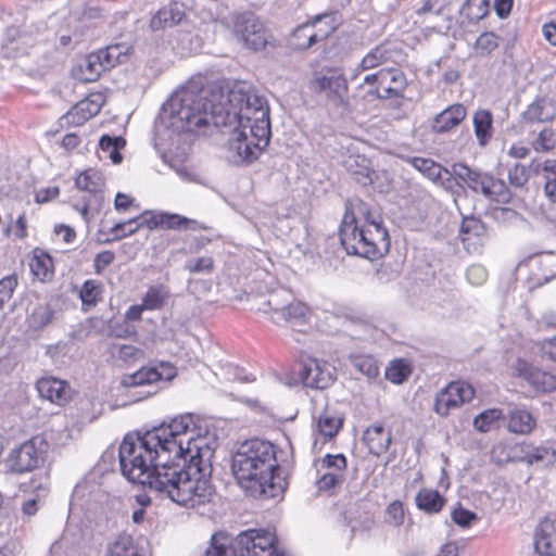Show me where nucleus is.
<instances>
[{"label": "nucleus", "instance_id": "6ab92c4d", "mask_svg": "<svg viewBox=\"0 0 556 556\" xmlns=\"http://www.w3.org/2000/svg\"><path fill=\"white\" fill-rule=\"evenodd\" d=\"M534 548L543 556H556V518L540 521L534 535Z\"/></svg>", "mask_w": 556, "mask_h": 556}, {"label": "nucleus", "instance_id": "f257e3e1", "mask_svg": "<svg viewBox=\"0 0 556 556\" xmlns=\"http://www.w3.org/2000/svg\"><path fill=\"white\" fill-rule=\"evenodd\" d=\"M163 114L179 132L205 135L212 127L222 128L236 164L254 162L269 143V106L248 81H236L218 93L189 81L172 94Z\"/></svg>", "mask_w": 556, "mask_h": 556}, {"label": "nucleus", "instance_id": "a19ab883", "mask_svg": "<svg viewBox=\"0 0 556 556\" xmlns=\"http://www.w3.org/2000/svg\"><path fill=\"white\" fill-rule=\"evenodd\" d=\"M103 60L109 68L116 64L123 63L129 52V47L124 43L111 45L104 49H100Z\"/></svg>", "mask_w": 556, "mask_h": 556}, {"label": "nucleus", "instance_id": "8fccbe9b", "mask_svg": "<svg viewBox=\"0 0 556 556\" xmlns=\"http://www.w3.org/2000/svg\"><path fill=\"white\" fill-rule=\"evenodd\" d=\"M101 291V286L97 281H85L79 292L83 304L89 306L96 305L100 300Z\"/></svg>", "mask_w": 556, "mask_h": 556}, {"label": "nucleus", "instance_id": "b1692460", "mask_svg": "<svg viewBox=\"0 0 556 556\" xmlns=\"http://www.w3.org/2000/svg\"><path fill=\"white\" fill-rule=\"evenodd\" d=\"M473 128L478 143L484 147L493 136V116L488 110H479L473 115Z\"/></svg>", "mask_w": 556, "mask_h": 556}, {"label": "nucleus", "instance_id": "cd10ccee", "mask_svg": "<svg viewBox=\"0 0 556 556\" xmlns=\"http://www.w3.org/2000/svg\"><path fill=\"white\" fill-rule=\"evenodd\" d=\"M31 274L39 281L50 280L53 276V262L49 254L43 251L36 250L29 262Z\"/></svg>", "mask_w": 556, "mask_h": 556}, {"label": "nucleus", "instance_id": "c03bdc74", "mask_svg": "<svg viewBox=\"0 0 556 556\" xmlns=\"http://www.w3.org/2000/svg\"><path fill=\"white\" fill-rule=\"evenodd\" d=\"M530 169L532 168H528L526 165L521 163L514 164L508 169L507 178L509 185L518 189L525 188L530 179Z\"/></svg>", "mask_w": 556, "mask_h": 556}, {"label": "nucleus", "instance_id": "052dcab7", "mask_svg": "<svg viewBox=\"0 0 556 556\" xmlns=\"http://www.w3.org/2000/svg\"><path fill=\"white\" fill-rule=\"evenodd\" d=\"M140 228L138 219L132 218L124 223H118L111 228L114 239H122L126 236L134 235Z\"/></svg>", "mask_w": 556, "mask_h": 556}, {"label": "nucleus", "instance_id": "39448f33", "mask_svg": "<svg viewBox=\"0 0 556 556\" xmlns=\"http://www.w3.org/2000/svg\"><path fill=\"white\" fill-rule=\"evenodd\" d=\"M276 542L275 533L266 529H249L236 538L218 532L212 536L205 556H285Z\"/></svg>", "mask_w": 556, "mask_h": 556}, {"label": "nucleus", "instance_id": "69168bd1", "mask_svg": "<svg viewBox=\"0 0 556 556\" xmlns=\"http://www.w3.org/2000/svg\"><path fill=\"white\" fill-rule=\"evenodd\" d=\"M355 366L361 372L365 374L369 378L376 377L379 372L377 364L370 357L356 358Z\"/></svg>", "mask_w": 556, "mask_h": 556}, {"label": "nucleus", "instance_id": "5fc2aeb1", "mask_svg": "<svg viewBox=\"0 0 556 556\" xmlns=\"http://www.w3.org/2000/svg\"><path fill=\"white\" fill-rule=\"evenodd\" d=\"M410 374L409 367L402 361L392 362L387 369L386 376L393 383H402Z\"/></svg>", "mask_w": 556, "mask_h": 556}, {"label": "nucleus", "instance_id": "aec40b11", "mask_svg": "<svg viewBox=\"0 0 556 556\" xmlns=\"http://www.w3.org/2000/svg\"><path fill=\"white\" fill-rule=\"evenodd\" d=\"M37 390L42 399L58 405H64L71 397L70 386L54 377H46L38 380Z\"/></svg>", "mask_w": 556, "mask_h": 556}, {"label": "nucleus", "instance_id": "f03ea898", "mask_svg": "<svg viewBox=\"0 0 556 556\" xmlns=\"http://www.w3.org/2000/svg\"><path fill=\"white\" fill-rule=\"evenodd\" d=\"M161 441L156 433L126 435L118 452L123 476L180 506L195 507L210 502L214 493L212 484L193 480L190 476L197 471L192 470L193 466L185 470L179 463L162 456Z\"/></svg>", "mask_w": 556, "mask_h": 556}, {"label": "nucleus", "instance_id": "603ef678", "mask_svg": "<svg viewBox=\"0 0 556 556\" xmlns=\"http://www.w3.org/2000/svg\"><path fill=\"white\" fill-rule=\"evenodd\" d=\"M184 268L190 274L211 273L214 268V261L210 256L192 258L186 262Z\"/></svg>", "mask_w": 556, "mask_h": 556}, {"label": "nucleus", "instance_id": "f704fd0d", "mask_svg": "<svg viewBox=\"0 0 556 556\" xmlns=\"http://www.w3.org/2000/svg\"><path fill=\"white\" fill-rule=\"evenodd\" d=\"M520 444L497 443L491 451V458L497 465L520 462Z\"/></svg>", "mask_w": 556, "mask_h": 556}, {"label": "nucleus", "instance_id": "58836bf2", "mask_svg": "<svg viewBox=\"0 0 556 556\" xmlns=\"http://www.w3.org/2000/svg\"><path fill=\"white\" fill-rule=\"evenodd\" d=\"M341 424V419L328 408L324 409L317 417L318 432L325 438L331 439L334 437L338 433Z\"/></svg>", "mask_w": 556, "mask_h": 556}, {"label": "nucleus", "instance_id": "5701e85b", "mask_svg": "<svg viewBox=\"0 0 556 556\" xmlns=\"http://www.w3.org/2000/svg\"><path fill=\"white\" fill-rule=\"evenodd\" d=\"M110 70L98 51L88 54L79 64L77 77L86 83L96 81L103 72Z\"/></svg>", "mask_w": 556, "mask_h": 556}, {"label": "nucleus", "instance_id": "ea45409f", "mask_svg": "<svg viewBox=\"0 0 556 556\" xmlns=\"http://www.w3.org/2000/svg\"><path fill=\"white\" fill-rule=\"evenodd\" d=\"M125 144L126 141L123 137H111L109 135H103L99 140L101 150L109 152V157L114 164L122 162L123 156L119 153V150L123 149Z\"/></svg>", "mask_w": 556, "mask_h": 556}, {"label": "nucleus", "instance_id": "bf43d9fd", "mask_svg": "<svg viewBox=\"0 0 556 556\" xmlns=\"http://www.w3.org/2000/svg\"><path fill=\"white\" fill-rule=\"evenodd\" d=\"M556 144V137L552 129L544 128L540 131L533 147L536 151L547 152L552 150Z\"/></svg>", "mask_w": 556, "mask_h": 556}, {"label": "nucleus", "instance_id": "c85d7f7f", "mask_svg": "<svg viewBox=\"0 0 556 556\" xmlns=\"http://www.w3.org/2000/svg\"><path fill=\"white\" fill-rule=\"evenodd\" d=\"M445 504L444 497L432 489H422L416 495V505L427 514H437Z\"/></svg>", "mask_w": 556, "mask_h": 556}, {"label": "nucleus", "instance_id": "20e7f679", "mask_svg": "<svg viewBox=\"0 0 556 556\" xmlns=\"http://www.w3.org/2000/svg\"><path fill=\"white\" fill-rule=\"evenodd\" d=\"M149 433H156L161 439L160 454L168 457L172 455L189 462L187 465L180 464L185 470L193 466L195 472L190 476L193 480L210 482L212 475L213 448L207 444L205 438L195 437V424L192 415L186 414L176 417L168 426L154 428Z\"/></svg>", "mask_w": 556, "mask_h": 556}, {"label": "nucleus", "instance_id": "a211bd4d", "mask_svg": "<svg viewBox=\"0 0 556 556\" xmlns=\"http://www.w3.org/2000/svg\"><path fill=\"white\" fill-rule=\"evenodd\" d=\"M334 367L317 358L308 359L301 372L304 386L314 389H326L334 380Z\"/></svg>", "mask_w": 556, "mask_h": 556}, {"label": "nucleus", "instance_id": "473e14b6", "mask_svg": "<svg viewBox=\"0 0 556 556\" xmlns=\"http://www.w3.org/2000/svg\"><path fill=\"white\" fill-rule=\"evenodd\" d=\"M520 462H525L529 465L538 464L541 462L551 463L554 458V452L545 446H533L531 444H520Z\"/></svg>", "mask_w": 556, "mask_h": 556}, {"label": "nucleus", "instance_id": "9b49d317", "mask_svg": "<svg viewBox=\"0 0 556 556\" xmlns=\"http://www.w3.org/2000/svg\"><path fill=\"white\" fill-rule=\"evenodd\" d=\"M104 177L103 175L93 168L81 172L75 179V186L85 192L89 193V197L84 200L83 205L75 204L74 207L79 211L83 218L88 222L89 211L98 212L104 200Z\"/></svg>", "mask_w": 556, "mask_h": 556}, {"label": "nucleus", "instance_id": "13d9d810", "mask_svg": "<svg viewBox=\"0 0 556 556\" xmlns=\"http://www.w3.org/2000/svg\"><path fill=\"white\" fill-rule=\"evenodd\" d=\"M16 287V275H9L0 280V308L11 300Z\"/></svg>", "mask_w": 556, "mask_h": 556}, {"label": "nucleus", "instance_id": "f3484780", "mask_svg": "<svg viewBox=\"0 0 556 556\" xmlns=\"http://www.w3.org/2000/svg\"><path fill=\"white\" fill-rule=\"evenodd\" d=\"M407 86L405 74L394 67L381 70V85L367 91V96L375 99H394L403 97Z\"/></svg>", "mask_w": 556, "mask_h": 556}, {"label": "nucleus", "instance_id": "bb28decb", "mask_svg": "<svg viewBox=\"0 0 556 556\" xmlns=\"http://www.w3.org/2000/svg\"><path fill=\"white\" fill-rule=\"evenodd\" d=\"M163 228L169 230H206L208 227L197 219H191L180 214L163 212Z\"/></svg>", "mask_w": 556, "mask_h": 556}, {"label": "nucleus", "instance_id": "393cba45", "mask_svg": "<svg viewBox=\"0 0 556 556\" xmlns=\"http://www.w3.org/2000/svg\"><path fill=\"white\" fill-rule=\"evenodd\" d=\"M530 167L535 174H539L541 170L544 173L545 194L552 202L556 203V160H546L543 163L533 161Z\"/></svg>", "mask_w": 556, "mask_h": 556}, {"label": "nucleus", "instance_id": "774afa93", "mask_svg": "<svg viewBox=\"0 0 556 556\" xmlns=\"http://www.w3.org/2000/svg\"><path fill=\"white\" fill-rule=\"evenodd\" d=\"M115 258V255L112 251H102L96 255L94 258V269L98 274H100L105 267L111 265Z\"/></svg>", "mask_w": 556, "mask_h": 556}, {"label": "nucleus", "instance_id": "680f3d73", "mask_svg": "<svg viewBox=\"0 0 556 556\" xmlns=\"http://www.w3.org/2000/svg\"><path fill=\"white\" fill-rule=\"evenodd\" d=\"M140 228L147 227L148 229L163 228V212H144L137 217Z\"/></svg>", "mask_w": 556, "mask_h": 556}, {"label": "nucleus", "instance_id": "a878e982", "mask_svg": "<svg viewBox=\"0 0 556 556\" xmlns=\"http://www.w3.org/2000/svg\"><path fill=\"white\" fill-rule=\"evenodd\" d=\"M508 430L518 434H528L535 427V419L530 412L515 408L508 415Z\"/></svg>", "mask_w": 556, "mask_h": 556}, {"label": "nucleus", "instance_id": "4be33fe9", "mask_svg": "<svg viewBox=\"0 0 556 556\" xmlns=\"http://www.w3.org/2000/svg\"><path fill=\"white\" fill-rule=\"evenodd\" d=\"M363 441L371 454L379 456L388 451L392 442V432L383 425L375 424L364 431Z\"/></svg>", "mask_w": 556, "mask_h": 556}, {"label": "nucleus", "instance_id": "7ed1b4c3", "mask_svg": "<svg viewBox=\"0 0 556 556\" xmlns=\"http://www.w3.org/2000/svg\"><path fill=\"white\" fill-rule=\"evenodd\" d=\"M278 468L276 448L268 441H245L232 456L233 476L252 496L274 498L283 493L285 480Z\"/></svg>", "mask_w": 556, "mask_h": 556}, {"label": "nucleus", "instance_id": "dca6fc26", "mask_svg": "<svg viewBox=\"0 0 556 556\" xmlns=\"http://www.w3.org/2000/svg\"><path fill=\"white\" fill-rule=\"evenodd\" d=\"M103 102L104 99L102 94L99 93L92 94L90 98L79 101L67 113L60 117V127L64 129L85 124L100 112Z\"/></svg>", "mask_w": 556, "mask_h": 556}, {"label": "nucleus", "instance_id": "c9c22d12", "mask_svg": "<svg viewBox=\"0 0 556 556\" xmlns=\"http://www.w3.org/2000/svg\"><path fill=\"white\" fill-rule=\"evenodd\" d=\"M392 58L391 51L387 45H379L371 49L361 61L359 68L362 71L372 70L389 62Z\"/></svg>", "mask_w": 556, "mask_h": 556}, {"label": "nucleus", "instance_id": "c756f323", "mask_svg": "<svg viewBox=\"0 0 556 556\" xmlns=\"http://www.w3.org/2000/svg\"><path fill=\"white\" fill-rule=\"evenodd\" d=\"M311 315L309 307L301 302V301H293L289 302L286 306V312L282 313L280 318H276L275 316H271V320L276 324H278L281 320L291 323L293 325L305 323Z\"/></svg>", "mask_w": 556, "mask_h": 556}, {"label": "nucleus", "instance_id": "338daca9", "mask_svg": "<svg viewBox=\"0 0 556 556\" xmlns=\"http://www.w3.org/2000/svg\"><path fill=\"white\" fill-rule=\"evenodd\" d=\"M486 277L485 268L480 265H472L467 269V278L472 285H481L486 280Z\"/></svg>", "mask_w": 556, "mask_h": 556}, {"label": "nucleus", "instance_id": "a18cd8bd", "mask_svg": "<svg viewBox=\"0 0 556 556\" xmlns=\"http://www.w3.org/2000/svg\"><path fill=\"white\" fill-rule=\"evenodd\" d=\"M502 417V409H486L475 418L473 426L480 432H488L492 428L493 424L500 420Z\"/></svg>", "mask_w": 556, "mask_h": 556}, {"label": "nucleus", "instance_id": "f8f14e48", "mask_svg": "<svg viewBox=\"0 0 556 556\" xmlns=\"http://www.w3.org/2000/svg\"><path fill=\"white\" fill-rule=\"evenodd\" d=\"M233 33L238 41L251 50H261L267 43L266 29L253 13L236 14L232 18Z\"/></svg>", "mask_w": 556, "mask_h": 556}, {"label": "nucleus", "instance_id": "2f4dec72", "mask_svg": "<svg viewBox=\"0 0 556 556\" xmlns=\"http://www.w3.org/2000/svg\"><path fill=\"white\" fill-rule=\"evenodd\" d=\"M169 298V290L163 285L151 286L142 296V305L148 311L161 309Z\"/></svg>", "mask_w": 556, "mask_h": 556}, {"label": "nucleus", "instance_id": "4c0bfd02", "mask_svg": "<svg viewBox=\"0 0 556 556\" xmlns=\"http://www.w3.org/2000/svg\"><path fill=\"white\" fill-rule=\"evenodd\" d=\"M552 113L546 110V100L544 98H536L527 110L522 113V118L527 123H544L552 119Z\"/></svg>", "mask_w": 556, "mask_h": 556}, {"label": "nucleus", "instance_id": "412c9836", "mask_svg": "<svg viewBox=\"0 0 556 556\" xmlns=\"http://www.w3.org/2000/svg\"><path fill=\"white\" fill-rule=\"evenodd\" d=\"M467 115V110L463 104L456 103L450 105L435 115L432 121L431 129L435 134H445L458 126Z\"/></svg>", "mask_w": 556, "mask_h": 556}, {"label": "nucleus", "instance_id": "423d86ee", "mask_svg": "<svg viewBox=\"0 0 556 556\" xmlns=\"http://www.w3.org/2000/svg\"><path fill=\"white\" fill-rule=\"evenodd\" d=\"M340 240L348 254L377 258L389 250V233L377 222L359 227L353 213L346 208L340 227Z\"/></svg>", "mask_w": 556, "mask_h": 556}, {"label": "nucleus", "instance_id": "e2e57ef3", "mask_svg": "<svg viewBox=\"0 0 556 556\" xmlns=\"http://www.w3.org/2000/svg\"><path fill=\"white\" fill-rule=\"evenodd\" d=\"M452 520L459 527L467 528L478 519L477 515L459 506L451 514Z\"/></svg>", "mask_w": 556, "mask_h": 556}, {"label": "nucleus", "instance_id": "49530a36", "mask_svg": "<svg viewBox=\"0 0 556 556\" xmlns=\"http://www.w3.org/2000/svg\"><path fill=\"white\" fill-rule=\"evenodd\" d=\"M484 233V226L476 217H465L460 226V238L463 242L469 241L472 237H480Z\"/></svg>", "mask_w": 556, "mask_h": 556}, {"label": "nucleus", "instance_id": "72a5a7b5", "mask_svg": "<svg viewBox=\"0 0 556 556\" xmlns=\"http://www.w3.org/2000/svg\"><path fill=\"white\" fill-rule=\"evenodd\" d=\"M181 18L182 13L179 10L173 7H165L159 10L157 13L152 17L150 26L153 30L173 27L177 25Z\"/></svg>", "mask_w": 556, "mask_h": 556}, {"label": "nucleus", "instance_id": "4468645a", "mask_svg": "<svg viewBox=\"0 0 556 556\" xmlns=\"http://www.w3.org/2000/svg\"><path fill=\"white\" fill-rule=\"evenodd\" d=\"M177 375L176 368L161 362L156 365L142 366L132 374H126L121 378V386L124 388H136L154 384L159 381H170Z\"/></svg>", "mask_w": 556, "mask_h": 556}, {"label": "nucleus", "instance_id": "de8ad7c7", "mask_svg": "<svg viewBox=\"0 0 556 556\" xmlns=\"http://www.w3.org/2000/svg\"><path fill=\"white\" fill-rule=\"evenodd\" d=\"M405 520L404 506L401 501H393L384 510V521L389 526L400 528Z\"/></svg>", "mask_w": 556, "mask_h": 556}, {"label": "nucleus", "instance_id": "79ce46f5", "mask_svg": "<svg viewBox=\"0 0 556 556\" xmlns=\"http://www.w3.org/2000/svg\"><path fill=\"white\" fill-rule=\"evenodd\" d=\"M463 11L470 22H479L488 16L490 11V1L467 0L463 5Z\"/></svg>", "mask_w": 556, "mask_h": 556}, {"label": "nucleus", "instance_id": "6e6552de", "mask_svg": "<svg viewBox=\"0 0 556 556\" xmlns=\"http://www.w3.org/2000/svg\"><path fill=\"white\" fill-rule=\"evenodd\" d=\"M47 448L46 439L34 435L11 450L5 459L8 470L18 475L35 470L43 462Z\"/></svg>", "mask_w": 556, "mask_h": 556}, {"label": "nucleus", "instance_id": "1a4fd4ad", "mask_svg": "<svg viewBox=\"0 0 556 556\" xmlns=\"http://www.w3.org/2000/svg\"><path fill=\"white\" fill-rule=\"evenodd\" d=\"M309 89L324 93L336 108L346 109L349 105V85L343 73L333 68L316 72L309 80Z\"/></svg>", "mask_w": 556, "mask_h": 556}, {"label": "nucleus", "instance_id": "4d7b16f0", "mask_svg": "<svg viewBox=\"0 0 556 556\" xmlns=\"http://www.w3.org/2000/svg\"><path fill=\"white\" fill-rule=\"evenodd\" d=\"M320 466L323 469H328L329 471L343 475V471L346 468V458L342 454H328L321 459Z\"/></svg>", "mask_w": 556, "mask_h": 556}, {"label": "nucleus", "instance_id": "7c9ffc66", "mask_svg": "<svg viewBox=\"0 0 556 556\" xmlns=\"http://www.w3.org/2000/svg\"><path fill=\"white\" fill-rule=\"evenodd\" d=\"M106 556H142V554L132 536L122 533L110 545Z\"/></svg>", "mask_w": 556, "mask_h": 556}, {"label": "nucleus", "instance_id": "3c124183", "mask_svg": "<svg viewBox=\"0 0 556 556\" xmlns=\"http://www.w3.org/2000/svg\"><path fill=\"white\" fill-rule=\"evenodd\" d=\"M290 298L291 295L285 290L273 293L266 303L269 311L273 313L271 316L280 318L282 313L286 312V306L290 302Z\"/></svg>", "mask_w": 556, "mask_h": 556}, {"label": "nucleus", "instance_id": "6e6d98bb", "mask_svg": "<svg viewBox=\"0 0 556 556\" xmlns=\"http://www.w3.org/2000/svg\"><path fill=\"white\" fill-rule=\"evenodd\" d=\"M349 172L356 176L368 177V160L359 155H350L345 162Z\"/></svg>", "mask_w": 556, "mask_h": 556}, {"label": "nucleus", "instance_id": "37998d69", "mask_svg": "<svg viewBox=\"0 0 556 556\" xmlns=\"http://www.w3.org/2000/svg\"><path fill=\"white\" fill-rule=\"evenodd\" d=\"M500 37L493 31L482 33L476 40L473 49L477 55L486 56L498 48Z\"/></svg>", "mask_w": 556, "mask_h": 556}, {"label": "nucleus", "instance_id": "864d4df0", "mask_svg": "<svg viewBox=\"0 0 556 556\" xmlns=\"http://www.w3.org/2000/svg\"><path fill=\"white\" fill-rule=\"evenodd\" d=\"M117 358L125 364H132L143 358V351L130 344L117 345Z\"/></svg>", "mask_w": 556, "mask_h": 556}, {"label": "nucleus", "instance_id": "09e8293b", "mask_svg": "<svg viewBox=\"0 0 556 556\" xmlns=\"http://www.w3.org/2000/svg\"><path fill=\"white\" fill-rule=\"evenodd\" d=\"M53 318V311L47 304H40L29 315V325L36 329L48 325Z\"/></svg>", "mask_w": 556, "mask_h": 556}, {"label": "nucleus", "instance_id": "0e129e2a", "mask_svg": "<svg viewBox=\"0 0 556 556\" xmlns=\"http://www.w3.org/2000/svg\"><path fill=\"white\" fill-rule=\"evenodd\" d=\"M343 475L332 471H327L321 475L317 481L319 490H330L342 482Z\"/></svg>", "mask_w": 556, "mask_h": 556}, {"label": "nucleus", "instance_id": "9d476101", "mask_svg": "<svg viewBox=\"0 0 556 556\" xmlns=\"http://www.w3.org/2000/svg\"><path fill=\"white\" fill-rule=\"evenodd\" d=\"M336 30L333 14H321L312 22L300 25L291 36V45L294 49L305 50L317 41L327 39Z\"/></svg>", "mask_w": 556, "mask_h": 556}, {"label": "nucleus", "instance_id": "0eeeda50", "mask_svg": "<svg viewBox=\"0 0 556 556\" xmlns=\"http://www.w3.org/2000/svg\"><path fill=\"white\" fill-rule=\"evenodd\" d=\"M452 173L471 191L482 194L490 201L507 204L511 200L513 194L506 182L491 172L471 168L465 163H455L452 165Z\"/></svg>", "mask_w": 556, "mask_h": 556}, {"label": "nucleus", "instance_id": "ddd939ff", "mask_svg": "<svg viewBox=\"0 0 556 556\" xmlns=\"http://www.w3.org/2000/svg\"><path fill=\"white\" fill-rule=\"evenodd\" d=\"M475 396V389L465 381H453L437 394L434 412L446 417L452 409L470 402Z\"/></svg>", "mask_w": 556, "mask_h": 556}, {"label": "nucleus", "instance_id": "2eb2a0df", "mask_svg": "<svg viewBox=\"0 0 556 556\" xmlns=\"http://www.w3.org/2000/svg\"><path fill=\"white\" fill-rule=\"evenodd\" d=\"M515 370L517 376L522 378L538 393H548L556 390V376L527 361L518 359Z\"/></svg>", "mask_w": 556, "mask_h": 556}, {"label": "nucleus", "instance_id": "e433bc0d", "mask_svg": "<svg viewBox=\"0 0 556 556\" xmlns=\"http://www.w3.org/2000/svg\"><path fill=\"white\" fill-rule=\"evenodd\" d=\"M413 166L422 173L432 181H439L443 178V175H453L452 170L443 168L440 164L429 159L414 157L412 160Z\"/></svg>", "mask_w": 556, "mask_h": 556}]
</instances>
